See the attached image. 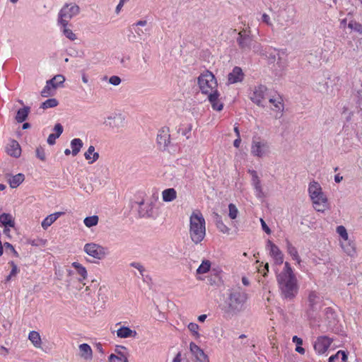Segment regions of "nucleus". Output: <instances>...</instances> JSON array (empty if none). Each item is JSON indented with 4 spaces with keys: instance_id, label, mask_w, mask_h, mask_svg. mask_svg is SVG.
<instances>
[{
    "instance_id": "obj_56",
    "label": "nucleus",
    "mask_w": 362,
    "mask_h": 362,
    "mask_svg": "<svg viewBox=\"0 0 362 362\" xmlns=\"http://www.w3.org/2000/svg\"><path fill=\"white\" fill-rule=\"evenodd\" d=\"M260 223H261L262 230L267 234H270L272 231H271L270 228L268 227V226L267 225V223H265V221L262 218H260Z\"/></svg>"
},
{
    "instance_id": "obj_61",
    "label": "nucleus",
    "mask_w": 362,
    "mask_h": 362,
    "mask_svg": "<svg viewBox=\"0 0 362 362\" xmlns=\"http://www.w3.org/2000/svg\"><path fill=\"white\" fill-rule=\"evenodd\" d=\"M146 24V21H139L136 23L133 24V26H145Z\"/></svg>"
},
{
    "instance_id": "obj_58",
    "label": "nucleus",
    "mask_w": 362,
    "mask_h": 362,
    "mask_svg": "<svg viewBox=\"0 0 362 362\" xmlns=\"http://www.w3.org/2000/svg\"><path fill=\"white\" fill-rule=\"evenodd\" d=\"M293 342L296 343V345H302L303 340L302 339L298 337L297 336L293 337Z\"/></svg>"
},
{
    "instance_id": "obj_34",
    "label": "nucleus",
    "mask_w": 362,
    "mask_h": 362,
    "mask_svg": "<svg viewBox=\"0 0 362 362\" xmlns=\"http://www.w3.org/2000/svg\"><path fill=\"white\" fill-rule=\"evenodd\" d=\"M83 141L81 139H74L71 141V153L76 156L83 147Z\"/></svg>"
},
{
    "instance_id": "obj_6",
    "label": "nucleus",
    "mask_w": 362,
    "mask_h": 362,
    "mask_svg": "<svg viewBox=\"0 0 362 362\" xmlns=\"http://www.w3.org/2000/svg\"><path fill=\"white\" fill-rule=\"evenodd\" d=\"M198 85L201 92L208 96L218 92L217 81L211 71H206L198 77Z\"/></svg>"
},
{
    "instance_id": "obj_5",
    "label": "nucleus",
    "mask_w": 362,
    "mask_h": 362,
    "mask_svg": "<svg viewBox=\"0 0 362 362\" xmlns=\"http://www.w3.org/2000/svg\"><path fill=\"white\" fill-rule=\"evenodd\" d=\"M237 43L243 52L248 53L252 50L255 53L264 54L262 46L253 40L250 30L243 29L238 33Z\"/></svg>"
},
{
    "instance_id": "obj_64",
    "label": "nucleus",
    "mask_w": 362,
    "mask_h": 362,
    "mask_svg": "<svg viewBox=\"0 0 362 362\" xmlns=\"http://www.w3.org/2000/svg\"><path fill=\"white\" fill-rule=\"evenodd\" d=\"M96 349L100 354H104V351H103V345L100 343L96 344Z\"/></svg>"
},
{
    "instance_id": "obj_44",
    "label": "nucleus",
    "mask_w": 362,
    "mask_h": 362,
    "mask_svg": "<svg viewBox=\"0 0 362 362\" xmlns=\"http://www.w3.org/2000/svg\"><path fill=\"white\" fill-rule=\"evenodd\" d=\"M337 233L341 237L344 241H347L349 239V235L346 229L343 226H339L337 227Z\"/></svg>"
},
{
    "instance_id": "obj_41",
    "label": "nucleus",
    "mask_w": 362,
    "mask_h": 362,
    "mask_svg": "<svg viewBox=\"0 0 362 362\" xmlns=\"http://www.w3.org/2000/svg\"><path fill=\"white\" fill-rule=\"evenodd\" d=\"M62 27V32H63V34L65 35V37L66 38H68L69 40H71V41H74L75 40H76V35L75 33H74V32L66 28L67 25H61Z\"/></svg>"
},
{
    "instance_id": "obj_63",
    "label": "nucleus",
    "mask_w": 362,
    "mask_h": 362,
    "mask_svg": "<svg viewBox=\"0 0 362 362\" xmlns=\"http://www.w3.org/2000/svg\"><path fill=\"white\" fill-rule=\"evenodd\" d=\"M181 353L179 352L177 354V355L175 356V358L173 360V362H181Z\"/></svg>"
},
{
    "instance_id": "obj_24",
    "label": "nucleus",
    "mask_w": 362,
    "mask_h": 362,
    "mask_svg": "<svg viewBox=\"0 0 362 362\" xmlns=\"http://www.w3.org/2000/svg\"><path fill=\"white\" fill-rule=\"evenodd\" d=\"M71 266L76 269V274L79 276L78 281L83 283V281L86 279L88 276L86 269L81 264L76 262H73Z\"/></svg>"
},
{
    "instance_id": "obj_45",
    "label": "nucleus",
    "mask_w": 362,
    "mask_h": 362,
    "mask_svg": "<svg viewBox=\"0 0 362 362\" xmlns=\"http://www.w3.org/2000/svg\"><path fill=\"white\" fill-rule=\"evenodd\" d=\"M229 213L228 216L231 219H235L238 214V210L236 206L233 204L228 205Z\"/></svg>"
},
{
    "instance_id": "obj_28",
    "label": "nucleus",
    "mask_w": 362,
    "mask_h": 362,
    "mask_svg": "<svg viewBox=\"0 0 362 362\" xmlns=\"http://www.w3.org/2000/svg\"><path fill=\"white\" fill-rule=\"evenodd\" d=\"M286 249L287 252L291 256L292 259L296 261L298 265L300 264L301 259L298 255V252L296 247H294L292 243L286 240Z\"/></svg>"
},
{
    "instance_id": "obj_54",
    "label": "nucleus",
    "mask_w": 362,
    "mask_h": 362,
    "mask_svg": "<svg viewBox=\"0 0 362 362\" xmlns=\"http://www.w3.org/2000/svg\"><path fill=\"white\" fill-rule=\"evenodd\" d=\"M341 247L344 249V250L349 255H351L352 253L354 252V248L351 244H349L348 245H344L343 243H341Z\"/></svg>"
},
{
    "instance_id": "obj_29",
    "label": "nucleus",
    "mask_w": 362,
    "mask_h": 362,
    "mask_svg": "<svg viewBox=\"0 0 362 362\" xmlns=\"http://www.w3.org/2000/svg\"><path fill=\"white\" fill-rule=\"evenodd\" d=\"M0 224L5 228L14 227V218L10 214L3 213L0 214Z\"/></svg>"
},
{
    "instance_id": "obj_57",
    "label": "nucleus",
    "mask_w": 362,
    "mask_h": 362,
    "mask_svg": "<svg viewBox=\"0 0 362 362\" xmlns=\"http://www.w3.org/2000/svg\"><path fill=\"white\" fill-rule=\"evenodd\" d=\"M283 13L282 12H279L278 16H277V18L276 19L278 25H279L281 27H283L285 25V24L284 23V22L282 21L281 20V16H282Z\"/></svg>"
},
{
    "instance_id": "obj_10",
    "label": "nucleus",
    "mask_w": 362,
    "mask_h": 362,
    "mask_svg": "<svg viewBox=\"0 0 362 362\" xmlns=\"http://www.w3.org/2000/svg\"><path fill=\"white\" fill-rule=\"evenodd\" d=\"M83 251L89 256L103 259L107 255V248L95 243H86L83 247Z\"/></svg>"
},
{
    "instance_id": "obj_21",
    "label": "nucleus",
    "mask_w": 362,
    "mask_h": 362,
    "mask_svg": "<svg viewBox=\"0 0 362 362\" xmlns=\"http://www.w3.org/2000/svg\"><path fill=\"white\" fill-rule=\"evenodd\" d=\"M252 184L255 189V195L259 199H263L265 195L262 189L261 181L256 171H251Z\"/></svg>"
},
{
    "instance_id": "obj_49",
    "label": "nucleus",
    "mask_w": 362,
    "mask_h": 362,
    "mask_svg": "<svg viewBox=\"0 0 362 362\" xmlns=\"http://www.w3.org/2000/svg\"><path fill=\"white\" fill-rule=\"evenodd\" d=\"M36 156L41 160L45 161L46 159V155L45 149L40 146L36 148Z\"/></svg>"
},
{
    "instance_id": "obj_36",
    "label": "nucleus",
    "mask_w": 362,
    "mask_h": 362,
    "mask_svg": "<svg viewBox=\"0 0 362 362\" xmlns=\"http://www.w3.org/2000/svg\"><path fill=\"white\" fill-rule=\"evenodd\" d=\"M25 179V176L22 173H18L9 179V184L11 188H16L21 184Z\"/></svg>"
},
{
    "instance_id": "obj_32",
    "label": "nucleus",
    "mask_w": 362,
    "mask_h": 362,
    "mask_svg": "<svg viewBox=\"0 0 362 362\" xmlns=\"http://www.w3.org/2000/svg\"><path fill=\"white\" fill-rule=\"evenodd\" d=\"M28 339L32 342L35 348H41L42 339L39 332L31 331L28 334Z\"/></svg>"
},
{
    "instance_id": "obj_2",
    "label": "nucleus",
    "mask_w": 362,
    "mask_h": 362,
    "mask_svg": "<svg viewBox=\"0 0 362 362\" xmlns=\"http://www.w3.org/2000/svg\"><path fill=\"white\" fill-rule=\"evenodd\" d=\"M247 300V294L243 288L240 287L233 288L229 291L223 310L228 315H237L244 310Z\"/></svg>"
},
{
    "instance_id": "obj_7",
    "label": "nucleus",
    "mask_w": 362,
    "mask_h": 362,
    "mask_svg": "<svg viewBox=\"0 0 362 362\" xmlns=\"http://www.w3.org/2000/svg\"><path fill=\"white\" fill-rule=\"evenodd\" d=\"M322 308V300L320 295L315 291H311L308 296V303L306 308V315L309 319H315Z\"/></svg>"
},
{
    "instance_id": "obj_16",
    "label": "nucleus",
    "mask_w": 362,
    "mask_h": 362,
    "mask_svg": "<svg viewBox=\"0 0 362 362\" xmlns=\"http://www.w3.org/2000/svg\"><path fill=\"white\" fill-rule=\"evenodd\" d=\"M332 342V339L326 336L320 337L314 344V349L317 354H322L327 351Z\"/></svg>"
},
{
    "instance_id": "obj_19",
    "label": "nucleus",
    "mask_w": 362,
    "mask_h": 362,
    "mask_svg": "<svg viewBox=\"0 0 362 362\" xmlns=\"http://www.w3.org/2000/svg\"><path fill=\"white\" fill-rule=\"evenodd\" d=\"M189 349L192 355L195 357L197 362H209L208 356L195 343L191 342L189 344Z\"/></svg>"
},
{
    "instance_id": "obj_13",
    "label": "nucleus",
    "mask_w": 362,
    "mask_h": 362,
    "mask_svg": "<svg viewBox=\"0 0 362 362\" xmlns=\"http://www.w3.org/2000/svg\"><path fill=\"white\" fill-rule=\"evenodd\" d=\"M54 81H58V83H64L65 81V78L63 75L59 74L54 76L52 79L47 81L46 86L41 91V95L42 97L47 98L54 95L56 90V86L53 85V82Z\"/></svg>"
},
{
    "instance_id": "obj_9",
    "label": "nucleus",
    "mask_w": 362,
    "mask_h": 362,
    "mask_svg": "<svg viewBox=\"0 0 362 362\" xmlns=\"http://www.w3.org/2000/svg\"><path fill=\"white\" fill-rule=\"evenodd\" d=\"M80 8L76 4H65L59 13L58 23L60 25H67L69 21L78 14Z\"/></svg>"
},
{
    "instance_id": "obj_8",
    "label": "nucleus",
    "mask_w": 362,
    "mask_h": 362,
    "mask_svg": "<svg viewBox=\"0 0 362 362\" xmlns=\"http://www.w3.org/2000/svg\"><path fill=\"white\" fill-rule=\"evenodd\" d=\"M250 152L255 157L262 158L269 153V144L266 140L259 136H253Z\"/></svg>"
},
{
    "instance_id": "obj_4",
    "label": "nucleus",
    "mask_w": 362,
    "mask_h": 362,
    "mask_svg": "<svg viewBox=\"0 0 362 362\" xmlns=\"http://www.w3.org/2000/svg\"><path fill=\"white\" fill-rule=\"evenodd\" d=\"M308 194L317 211L324 212L329 208L327 198L317 182L313 181L309 184Z\"/></svg>"
},
{
    "instance_id": "obj_62",
    "label": "nucleus",
    "mask_w": 362,
    "mask_h": 362,
    "mask_svg": "<svg viewBox=\"0 0 362 362\" xmlns=\"http://www.w3.org/2000/svg\"><path fill=\"white\" fill-rule=\"evenodd\" d=\"M240 143H241V139L240 137H237V139L234 141L233 142V146L235 147V148H239L240 145Z\"/></svg>"
},
{
    "instance_id": "obj_27",
    "label": "nucleus",
    "mask_w": 362,
    "mask_h": 362,
    "mask_svg": "<svg viewBox=\"0 0 362 362\" xmlns=\"http://www.w3.org/2000/svg\"><path fill=\"white\" fill-rule=\"evenodd\" d=\"M85 158L89 164H92L99 158V153L95 151V147L90 146L84 153Z\"/></svg>"
},
{
    "instance_id": "obj_38",
    "label": "nucleus",
    "mask_w": 362,
    "mask_h": 362,
    "mask_svg": "<svg viewBox=\"0 0 362 362\" xmlns=\"http://www.w3.org/2000/svg\"><path fill=\"white\" fill-rule=\"evenodd\" d=\"M99 218L96 215L86 217L83 220L85 226L88 228H90L96 226L98 223Z\"/></svg>"
},
{
    "instance_id": "obj_23",
    "label": "nucleus",
    "mask_w": 362,
    "mask_h": 362,
    "mask_svg": "<svg viewBox=\"0 0 362 362\" xmlns=\"http://www.w3.org/2000/svg\"><path fill=\"white\" fill-rule=\"evenodd\" d=\"M79 355L85 360H91L93 358V351L88 344H81L78 346Z\"/></svg>"
},
{
    "instance_id": "obj_17",
    "label": "nucleus",
    "mask_w": 362,
    "mask_h": 362,
    "mask_svg": "<svg viewBox=\"0 0 362 362\" xmlns=\"http://www.w3.org/2000/svg\"><path fill=\"white\" fill-rule=\"evenodd\" d=\"M170 143V134L169 129L162 128L157 135V144L160 148L165 150Z\"/></svg>"
},
{
    "instance_id": "obj_48",
    "label": "nucleus",
    "mask_w": 362,
    "mask_h": 362,
    "mask_svg": "<svg viewBox=\"0 0 362 362\" xmlns=\"http://www.w3.org/2000/svg\"><path fill=\"white\" fill-rule=\"evenodd\" d=\"M109 362H128L127 356L119 357L115 354L109 356Z\"/></svg>"
},
{
    "instance_id": "obj_14",
    "label": "nucleus",
    "mask_w": 362,
    "mask_h": 362,
    "mask_svg": "<svg viewBox=\"0 0 362 362\" xmlns=\"http://www.w3.org/2000/svg\"><path fill=\"white\" fill-rule=\"evenodd\" d=\"M139 205V214L141 217H151L154 215L155 202L149 201L145 202L144 200L137 202Z\"/></svg>"
},
{
    "instance_id": "obj_42",
    "label": "nucleus",
    "mask_w": 362,
    "mask_h": 362,
    "mask_svg": "<svg viewBox=\"0 0 362 362\" xmlns=\"http://www.w3.org/2000/svg\"><path fill=\"white\" fill-rule=\"evenodd\" d=\"M58 105V101L55 98H49L42 103L41 107L42 109H47L54 107Z\"/></svg>"
},
{
    "instance_id": "obj_55",
    "label": "nucleus",
    "mask_w": 362,
    "mask_h": 362,
    "mask_svg": "<svg viewBox=\"0 0 362 362\" xmlns=\"http://www.w3.org/2000/svg\"><path fill=\"white\" fill-rule=\"evenodd\" d=\"M75 274V272L71 269H67V276L69 279L66 280L67 286H69L71 284V281L73 279V277Z\"/></svg>"
},
{
    "instance_id": "obj_33",
    "label": "nucleus",
    "mask_w": 362,
    "mask_h": 362,
    "mask_svg": "<svg viewBox=\"0 0 362 362\" xmlns=\"http://www.w3.org/2000/svg\"><path fill=\"white\" fill-rule=\"evenodd\" d=\"M62 214L60 212L52 214L47 216L42 221V227L44 229H47L49 226H50Z\"/></svg>"
},
{
    "instance_id": "obj_47",
    "label": "nucleus",
    "mask_w": 362,
    "mask_h": 362,
    "mask_svg": "<svg viewBox=\"0 0 362 362\" xmlns=\"http://www.w3.org/2000/svg\"><path fill=\"white\" fill-rule=\"evenodd\" d=\"M189 330L193 334V335L196 338L199 337V334L198 332V329L199 328V325L194 322H190L187 326Z\"/></svg>"
},
{
    "instance_id": "obj_43",
    "label": "nucleus",
    "mask_w": 362,
    "mask_h": 362,
    "mask_svg": "<svg viewBox=\"0 0 362 362\" xmlns=\"http://www.w3.org/2000/svg\"><path fill=\"white\" fill-rule=\"evenodd\" d=\"M340 355L341 356L342 361L346 362L347 355L346 354L345 351L341 350L338 351L336 354L331 356L329 358V362H334L335 360L339 358Z\"/></svg>"
},
{
    "instance_id": "obj_18",
    "label": "nucleus",
    "mask_w": 362,
    "mask_h": 362,
    "mask_svg": "<svg viewBox=\"0 0 362 362\" xmlns=\"http://www.w3.org/2000/svg\"><path fill=\"white\" fill-rule=\"evenodd\" d=\"M269 102L272 104L271 107L274 112H276V117H280L284 110L283 99L279 95L269 98Z\"/></svg>"
},
{
    "instance_id": "obj_59",
    "label": "nucleus",
    "mask_w": 362,
    "mask_h": 362,
    "mask_svg": "<svg viewBox=\"0 0 362 362\" xmlns=\"http://www.w3.org/2000/svg\"><path fill=\"white\" fill-rule=\"evenodd\" d=\"M262 21L266 23L267 25H271V23H270V18L269 16L266 14V13H264L262 15Z\"/></svg>"
},
{
    "instance_id": "obj_15",
    "label": "nucleus",
    "mask_w": 362,
    "mask_h": 362,
    "mask_svg": "<svg viewBox=\"0 0 362 362\" xmlns=\"http://www.w3.org/2000/svg\"><path fill=\"white\" fill-rule=\"evenodd\" d=\"M266 247L269 250V255L274 259L275 264H281L284 262V255L279 248L270 240H267Z\"/></svg>"
},
{
    "instance_id": "obj_52",
    "label": "nucleus",
    "mask_w": 362,
    "mask_h": 362,
    "mask_svg": "<svg viewBox=\"0 0 362 362\" xmlns=\"http://www.w3.org/2000/svg\"><path fill=\"white\" fill-rule=\"evenodd\" d=\"M8 264L11 267L10 276H16V274L19 272V269L18 268L17 265L13 261L9 262Z\"/></svg>"
},
{
    "instance_id": "obj_40",
    "label": "nucleus",
    "mask_w": 362,
    "mask_h": 362,
    "mask_svg": "<svg viewBox=\"0 0 362 362\" xmlns=\"http://www.w3.org/2000/svg\"><path fill=\"white\" fill-rule=\"evenodd\" d=\"M211 267V262L209 260H204L197 269V274H205Z\"/></svg>"
},
{
    "instance_id": "obj_22",
    "label": "nucleus",
    "mask_w": 362,
    "mask_h": 362,
    "mask_svg": "<svg viewBox=\"0 0 362 362\" xmlns=\"http://www.w3.org/2000/svg\"><path fill=\"white\" fill-rule=\"evenodd\" d=\"M6 152L11 156L18 158L21 154V148L19 144L15 140H11L7 145Z\"/></svg>"
},
{
    "instance_id": "obj_3",
    "label": "nucleus",
    "mask_w": 362,
    "mask_h": 362,
    "mask_svg": "<svg viewBox=\"0 0 362 362\" xmlns=\"http://www.w3.org/2000/svg\"><path fill=\"white\" fill-rule=\"evenodd\" d=\"M189 235L196 245L200 243L206 236V221L199 210L192 211L189 216Z\"/></svg>"
},
{
    "instance_id": "obj_46",
    "label": "nucleus",
    "mask_w": 362,
    "mask_h": 362,
    "mask_svg": "<svg viewBox=\"0 0 362 362\" xmlns=\"http://www.w3.org/2000/svg\"><path fill=\"white\" fill-rule=\"evenodd\" d=\"M348 27L351 30L362 35V24L357 23L356 21H351L349 22Z\"/></svg>"
},
{
    "instance_id": "obj_37",
    "label": "nucleus",
    "mask_w": 362,
    "mask_h": 362,
    "mask_svg": "<svg viewBox=\"0 0 362 362\" xmlns=\"http://www.w3.org/2000/svg\"><path fill=\"white\" fill-rule=\"evenodd\" d=\"M192 129V124H187L186 125H182L179 127L178 132H180L182 135L185 136L187 139L191 137V132Z\"/></svg>"
},
{
    "instance_id": "obj_50",
    "label": "nucleus",
    "mask_w": 362,
    "mask_h": 362,
    "mask_svg": "<svg viewBox=\"0 0 362 362\" xmlns=\"http://www.w3.org/2000/svg\"><path fill=\"white\" fill-rule=\"evenodd\" d=\"M132 267L136 269L141 276H144L145 268L140 262H133L129 264Z\"/></svg>"
},
{
    "instance_id": "obj_31",
    "label": "nucleus",
    "mask_w": 362,
    "mask_h": 362,
    "mask_svg": "<svg viewBox=\"0 0 362 362\" xmlns=\"http://www.w3.org/2000/svg\"><path fill=\"white\" fill-rule=\"evenodd\" d=\"M162 197L164 202H170L176 199L177 192L174 188H168L163 191Z\"/></svg>"
},
{
    "instance_id": "obj_60",
    "label": "nucleus",
    "mask_w": 362,
    "mask_h": 362,
    "mask_svg": "<svg viewBox=\"0 0 362 362\" xmlns=\"http://www.w3.org/2000/svg\"><path fill=\"white\" fill-rule=\"evenodd\" d=\"M124 3L122 2L121 1H119V4H117V6H116V8H115V12L116 13H119L122 9V8L123 7Z\"/></svg>"
},
{
    "instance_id": "obj_39",
    "label": "nucleus",
    "mask_w": 362,
    "mask_h": 362,
    "mask_svg": "<svg viewBox=\"0 0 362 362\" xmlns=\"http://www.w3.org/2000/svg\"><path fill=\"white\" fill-rule=\"evenodd\" d=\"M216 225L220 232H221L224 234H229L230 228L223 223L221 217L218 215H217V219L216 221Z\"/></svg>"
},
{
    "instance_id": "obj_25",
    "label": "nucleus",
    "mask_w": 362,
    "mask_h": 362,
    "mask_svg": "<svg viewBox=\"0 0 362 362\" xmlns=\"http://www.w3.org/2000/svg\"><path fill=\"white\" fill-rule=\"evenodd\" d=\"M219 93L218 92H215L213 94H210L208 96L209 100L211 104L212 108L217 111H221L223 109V103H221L218 100Z\"/></svg>"
},
{
    "instance_id": "obj_26",
    "label": "nucleus",
    "mask_w": 362,
    "mask_h": 362,
    "mask_svg": "<svg viewBox=\"0 0 362 362\" xmlns=\"http://www.w3.org/2000/svg\"><path fill=\"white\" fill-rule=\"evenodd\" d=\"M54 131L56 132V134H50L47 138V143L49 145H53L56 142V139L60 136V135L63 132V127L61 124L57 123L55 124L54 127Z\"/></svg>"
},
{
    "instance_id": "obj_1",
    "label": "nucleus",
    "mask_w": 362,
    "mask_h": 362,
    "mask_svg": "<svg viewBox=\"0 0 362 362\" xmlns=\"http://www.w3.org/2000/svg\"><path fill=\"white\" fill-rule=\"evenodd\" d=\"M279 293L284 300L292 301L298 294V280L288 262H285L283 270L277 275Z\"/></svg>"
},
{
    "instance_id": "obj_20",
    "label": "nucleus",
    "mask_w": 362,
    "mask_h": 362,
    "mask_svg": "<svg viewBox=\"0 0 362 362\" xmlns=\"http://www.w3.org/2000/svg\"><path fill=\"white\" fill-rule=\"evenodd\" d=\"M244 73L239 66H235L228 75V84L242 82L244 79Z\"/></svg>"
},
{
    "instance_id": "obj_51",
    "label": "nucleus",
    "mask_w": 362,
    "mask_h": 362,
    "mask_svg": "<svg viewBox=\"0 0 362 362\" xmlns=\"http://www.w3.org/2000/svg\"><path fill=\"white\" fill-rule=\"evenodd\" d=\"M126 351L127 348L123 346H117L115 349V352L117 354V356H119V357L127 356V354L125 352Z\"/></svg>"
},
{
    "instance_id": "obj_30",
    "label": "nucleus",
    "mask_w": 362,
    "mask_h": 362,
    "mask_svg": "<svg viewBox=\"0 0 362 362\" xmlns=\"http://www.w3.org/2000/svg\"><path fill=\"white\" fill-rule=\"evenodd\" d=\"M136 335V332L127 327H122L117 331V336L119 338H127L130 337H135Z\"/></svg>"
},
{
    "instance_id": "obj_12",
    "label": "nucleus",
    "mask_w": 362,
    "mask_h": 362,
    "mask_svg": "<svg viewBox=\"0 0 362 362\" xmlns=\"http://www.w3.org/2000/svg\"><path fill=\"white\" fill-rule=\"evenodd\" d=\"M125 117L120 113H112L104 119L103 124L112 129L118 130L124 126Z\"/></svg>"
},
{
    "instance_id": "obj_35",
    "label": "nucleus",
    "mask_w": 362,
    "mask_h": 362,
    "mask_svg": "<svg viewBox=\"0 0 362 362\" xmlns=\"http://www.w3.org/2000/svg\"><path fill=\"white\" fill-rule=\"evenodd\" d=\"M29 112V107H24L23 108L19 109L16 116V121L19 123L24 122L27 119Z\"/></svg>"
},
{
    "instance_id": "obj_11",
    "label": "nucleus",
    "mask_w": 362,
    "mask_h": 362,
    "mask_svg": "<svg viewBox=\"0 0 362 362\" xmlns=\"http://www.w3.org/2000/svg\"><path fill=\"white\" fill-rule=\"evenodd\" d=\"M268 89L264 85L255 86L250 93V100L258 106L264 107V102L268 97Z\"/></svg>"
},
{
    "instance_id": "obj_53",
    "label": "nucleus",
    "mask_w": 362,
    "mask_h": 362,
    "mask_svg": "<svg viewBox=\"0 0 362 362\" xmlns=\"http://www.w3.org/2000/svg\"><path fill=\"white\" fill-rule=\"evenodd\" d=\"M121 81V78L117 76H112L109 78V83L113 86L119 85Z\"/></svg>"
}]
</instances>
